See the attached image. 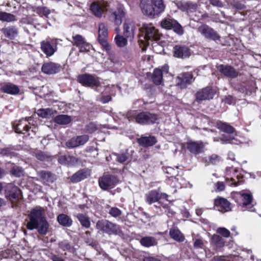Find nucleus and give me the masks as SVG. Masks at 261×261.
I'll return each mask as SVG.
<instances>
[{
    "label": "nucleus",
    "instance_id": "nucleus-18",
    "mask_svg": "<svg viewBox=\"0 0 261 261\" xmlns=\"http://www.w3.org/2000/svg\"><path fill=\"white\" fill-rule=\"evenodd\" d=\"M73 45H76L80 49V52L88 51L90 49V45L86 42L85 39L80 35H76L72 37Z\"/></svg>",
    "mask_w": 261,
    "mask_h": 261
},
{
    "label": "nucleus",
    "instance_id": "nucleus-62",
    "mask_svg": "<svg viewBox=\"0 0 261 261\" xmlns=\"http://www.w3.org/2000/svg\"><path fill=\"white\" fill-rule=\"evenodd\" d=\"M112 99V97L110 95H107V96H103L101 98L100 101L103 103H106L110 101H111Z\"/></svg>",
    "mask_w": 261,
    "mask_h": 261
},
{
    "label": "nucleus",
    "instance_id": "nucleus-39",
    "mask_svg": "<svg viewBox=\"0 0 261 261\" xmlns=\"http://www.w3.org/2000/svg\"><path fill=\"white\" fill-rule=\"evenodd\" d=\"M211 243L216 248H220L224 246L225 242L220 236L214 234L211 238Z\"/></svg>",
    "mask_w": 261,
    "mask_h": 261
},
{
    "label": "nucleus",
    "instance_id": "nucleus-41",
    "mask_svg": "<svg viewBox=\"0 0 261 261\" xmlns=\"http://www.w3.org/2000/svg\"><path fill=\"white\" fill-rule=\"evenodd\" d=\"M76 217L83 227L86 228H89L90 227L91 223L89 218L86 215L79 214Z\"/></svg>",
    "mask_w": 261,
    "mask_h": 261
},
{
    "label": "nucleus",
    "instance_id": "nucleus-25",
    "mask_svg": "<svg viewBox=\"0 0 261 261\" xmlns=\"http://www.w3.org/2000/svg\"><path fill=\"white\" fill-rule=\"evenodd\" d=\"M216 206L221 212H227L230 210V203L223 198H218L215 201Z\"/></svg>",
    "mask_w": 261,
    "mask_h": 261
},
{
    "label": "nucleus",
    "instance_id": "nucleus-46",
    "mask_svg": "<svg viewBox=\"0 0 261 261\" xmlns=\"http://www.w3.org/2000/svg\"><path fill=\"white\" fill-rule=\"evenodd\" d=\"M11 172L12 174L16 177H20L24 174L23 169L21 167L18 166H14L12 168Z\"/></svg>",
    "mask_w": 261,
    "mask_h": 261
},
{
    "label": "nucleus",
    "instance_id": "nucleus-37",
    "mask_svg": "<svg viewBox=\"0 0 261 261\" xmlns=\"http://www.w3.org/2000/svg\"><path fill=\"white\" fill-rule=\"evenodd\" d=\"M0 20L4 22H12L17 20L13 14L6 12L0 11Z\"/></svg>",
    "mask_w": 261,
    "mask_h": 261
},
{
    "label": "nucleus",
    "instance_id": "nucleus-42",
    "mask_svg": "<svg viewBox=\"0 0 261 261\" xmlns=\"http://www.w3.org/2000/svg\"><path fill=\"white\" fill-rule=\"evenodd\" d=\"M86 178V173L83 170H80L74 173L71 177L72 182H78Z\"/></svg>",
    "mask_w": 261,
    "mask_h": 261
},
{
    "label": "nucleus",
    "instance_id": "nucleus-29",
    "mask_svg": "<svg viewBox=\"0 0 261 261\" xmlns=\"http://www.w3.org/2000/svg\"><path fill=\"white\" fill-rule=\"evenodd\" d=\"M138 141L140 145L145 147L152 146L156 142V139L153 136L142 137Z\"/></svg>",
    "mask_w": 261,
    "mask_h": 261
},
{
    "label": "nucleus",
    "instance_id": "nucleus-6",
    "mask_svg": "<svg viewBox=\"0 0 261 261\" xmlns=\"http://www.w3.org/2000/svg\"><path fill=\"white\" fill-rule=\"evenodd\" d=\"M237 196L241 200V202L239 203L238 204L242 211L254 212L255 211L252 203V196L250 194L242 191L237 193Z\"/></svg>",
    "mask_w": 261,
    "mask_h": 261
},
{
    "label": "nucleus",
    "instance_id": "nucleus-22",
    "mask_svg": "<svg viewBox=\"0 0 261 261\" xmlns=\"http://www.w3.org/2000/svg\"><path fill=\"white\" fill-rule=\"evenodd\" d=\"M218 69L221 73L227 77L235 78L238 75L237 70L230 66L221 65Z\"/></svg>",
    "mask_w": 261,
    "mask_h": 261
},
{
    "label": "nucleus",
    "instance_id": "nucleus-28",
    "mask_svg": "<svg viewBox=\"0 0 261 261\" xmlns=\"http://www.w3.org/2000/svg\"><path fill=\"white\" fill-rule=\"evenodd\" d=\"M60 164L67 166H73L77 162L76 158L70 155H61L58 158Z\"/></svg>",
    "mask_w": 261,
    "mask_h": 261
},
{
    "label": "nucleus",
    "instance_id": "nucleus-60",
    "mask_svg": "<svg viewBox=\"0 0 261 261\" xmlns=\"http://www.w3.org/2000/svg\"><path fill=\"white\" fill-rule=\"evenodd\" d=\"M209 1L210 4L215 7L222 8L224 6L222 2L220 0H209Z\"/></svg>",
    "mask_w": 261,
    "mask_h": 261
},
{
    "label": "nucleus",
    "instance_id": "nucleus-4",
    "mask_svg": "<svg viewBox=\"0 0 261 261\" xmlns=\"http://www.w3.org/2000/svg\"><path fill=\"white\" fill-rule=\"evenodd\" d=\"M96 228L109 235L119 234L121 232L118 225L105 219L98 220L96 224Z\"/></svg>",
    "mask_w": 261,
    "mask_h": 261
},
{
    "label": "nucleus",
    "instance_id": "nucleus-17",
    "mask_svg": "<svg viewBox=\"0 0 261 261\" xmlns=\"http://www.w3.org/2000/svg\"><path fill=\"white\" fill-rule=\"evenodd\" d=\"M215 93V91L211 88H203L197 92L196 100L200 102L202 100L212 99Z\"/></svg>",
    "mask_w": 261,
    "mask_h": 261
},
{
    "label": "nucleus",
    "instance_id": "nucleus-9",
    "mask_svg": "<svg viewBox=\"0 0 261 261\" xmlns=\"http://www.w3.org/2000/svg\"><path fill=\"white\" fill-rule=\"evenodd\" d=\"M136 123L142 124H153L158 120V116L148 112H142L138 114L135 117Z\"/></svg>",
    "mask_w": 261,
    "mask_h": 261
},
{
    "label": "nucleus",
    "instance_id": "nucleus-57",
    "mask_svg": "<svg viewBox=\"0 0 261 261\" xmlns=\"http://www.w3.org/2000/svg\"><path fill=\"white\" fill-rule=\"evenodd\" d=\"M97 130V127L94 123H90L86 127V130L88 133H93Z\"/></svg>",
    "mask_w": 261,
    "mask_h": 261
},
{
    "label": "nucleus",
    "instance_id": "nucleus-43",
    "mask_svg": "<svg viewBox=\"0 0 261 261\" xmlns=\"http://www.w3.org/2000/svg\"><path fill=\"white\" fill-rule=\"evenodd\" d=\"M34 11L40 16H45L47 17L50 13V9L47 7L39 6L35 8Z\"/></svg>",
    "mask_w": 261,
    "mask_h": 261
},
{
    "label": "nucleus",
    "instance_id": "nucleus-15",
    "mask_svg": "<svg viewBox=\"0 0 261 261\" xmlns=\"http://www.w3.org/2000/svg\"><path fill=\"white\" fill-rule=\"evenodd\" d=\"M30 122L26 119L20 120L16 124H13V126L15 131L17 133L25 134L28 133V135L30 136V132L34 133L33 128L30 126Z\"/></svg>",
    "mask_w": 261,
    "mask_h": 261
},
{
    "label": "nucleus",
    "instance_id": "nucleus-14",
    "mask_svg": "<svg viewBox=\"0 0 261 261\" xmlns=\"http://www.w3.org/2000/svg\"><path fill=\"white\" fill-rule=\"evenodd\" d=\"M137 27L135 23L130 19H126L123 24V34L128 41H132L134 37Z\"/></svg>",
    "mask_w": 261,
    "mask_h": 261
},
{
    "label": "nucleus",
    "instance_id": "nucleus-52",
    "mask_svg": "<svg viewBox=\"0 0 261 261\" xmlns=\"http://www.w3.org/2000/svg\"><path fill=\"white\" fill-rule=\"evenodd\" d=\"M59 247L63 251L69 250L71 246L69 242L67 241H63L59 243Z\"/></svg>",
    "mask_w": 261,
    "mask_h": 261
},
{
    "label": "nucleus",
    "instance_id": "nucleus-56",
    "mask_svg": "<svg viewBox=\"0 0 261 261\" xmlns=\"http://www.w3.org/2000/svg\"><path fill=\"white\" fill-rule=\"evenodd\" d=\"M204 246V242L200 239H195L194 242V247L196 249H202Z\"/></svg>",
    "mask_w": 261,
    "mask_h": 261
},
{
    "label": "nucleus",
    "instance_id": "nucleus-33",
    "mask_svg": "<svg viewBox=\"0 0 261 261\" xmlns=\"http://www.w3.org/2000/svg\"><path fill=\"white\" fill-rule=\"evenodd\" d=\"M59 224L65 227H70L72 224V219L65 214H60L57 217Z\"/></svg>",
    "mask_w": 261,
    "mask_h": 261
},
{
    "label": "nucleus",
    "instance_id": "nucleus-40",
    "mask_svg": "<svg viewBox=\"0 0 261 261\" xmlns=\"http://www.w3.org/2000/svg\"><path fill=\"white\" fill-rule=\"evenodd\" d=\"M114 40L117 46L124 47L127 45L128 40L124 35L118 34L115 37Z\"/></svg>",
    "mask_w": 261,
    "mask_h": 261
},
{
    "label": "nucleus",
    "instance_id": "nucleus-5",
    "mask_svg": "<svg viewBox=\"0 0 261 261\" xmlns=\"http://www.w3.org/2000/svg\"><path fill=\"white\" fill-rule=\"evenodd\" d=\"M108 32L107 27L105 23L102 22L100 23L98 25V41L105 50L110 54L109 58L110 60L114 62L113 56L111 54V46L108 42Z\"/></svg>",
    "mask_w": 261,
    "mask_h": 261
},
{
    "label": "nucleus",
    "instance_id": "nucleus-27",
    "mask_svg": "<svg viewBox=\"0 0 261 261\" xmlns=\"http://www.w3.org/2000/svg\"><path fill=\"white\" fill-rule=\"evenodd\" d=\"M160 198L161 195L156 190H152L145 195L146 201L149 204L158 201Z\"/></svg>",
    "mask_w": 261,
    "mask_h": 261
},
{
    "label": "nucleus",
    "instance_id": "nucleus-8",
    "mask_svg": "<svg viewBox=\"0 0 261 261\" xmlns=\"http://www.w3.org/2000/svg\"><path fill=\"white\" fill-rule=\"evenodd\" d=\"M161 27L167 30L173 29L179 35H182L184 31L181 25L175 19L171 17H165L161 22Z\"/></svg>",
    "mask_w": 261,
    "mask_h": 261
},
{
    "label": "nucleus",
    "instance_id": "nucleus-54",
    "mask_svg": "<svg viewBox=\"0 0 261 261\" xmlns=\"http://www.w3.org/2000/svg\"><path fill=\"white\" fill-rule=\"evenodd\" d=\"M185 6L188 13L195 12L197 9V5L191 2L186 3Z\"/></svg>",
    "mask_w": 261,
    "mask_h": 261
},
{
    "label": "nucleus",
    "instance_id": "nucleus-19",
    "mask_svg": "<svg viewBox=\"0 0 261 261\" xmlns=\"http://www.w3.org/2000/svg\"><path fill=\"white\" fill-rule=\"evenodd\" d=\"M191 55L190 50L185 45H176L173 48V55L178 58H187Z\"/></svg>",
    "mask_w": 261,
    "mask_h": 261
},
{
    "label": "nucleus",
    "instance_id": "nucleus-1",
    "mask_svg": "<svg viewBox=\"0 0 261 261\" xmlns=\"http://www.w3.org/2000/svg\"><path fill=\"white\" fill-rule=\"evenodd\" d=\"M27 228L29 230L37 229L41 235H45L49 228V224L43 216V210L41 207H36L31 210L29 215Z\"/></svg>",
    "mask_w": 261,
    "mask_h": 261
},
{
    "label": "nucleus",
    "instance_id": "nucleus-12",
    "mask_svg": "<svg viewBox=\"0 0 261 261\" xmlns=\"http://www.w3.org/2000/svg\"><path fill=\"white\" fill-rule=\"evenodd\" d=\"M207 143L201 141L189 140L186 143L187 149L193 154L198 155L204 152V149Z\"/></svg>",
    "mask_w": 261,
    "mask_h": 261
},
{
    "label": "nucleus",
    "instance_id": "nucleus-2",
    "mask_svg": "<svg viewBox=\"0 0 261 261\" xmlns=\"http://www.w3.org/2000/svg\"><path fill=\"white\" fill-rule=\"evenodd\" d=\"M140 7L143 14L150 18L159 16L166 8L163 0H141Z\"/></svg>",
    "mask_w": 261,
    "mask_h": 261
},
{
    "label": "nucleus",
    "instance_id": "nucleus-30",
    "mask_svg": "<svg viewBox=\"0 0 261 261\" xmlns=\"http://www.w3.org/2000/svg\"><path fill=\"white\" fill-rule=\"evenodd\" d=\"M37 174L44 182H53L56 179L55 176L49 171H38Z\"/></svg>",
    "mask_w": 261,
    "mask_h": 261
},
{
    "label": "nucleus",
    "instance_id": "nucleus-63",
    "mask_svg": "<svg viewBox=\"0 0 261 261\" xmlns=\"http://www.w3.org/2000/svg\"><path fill=\"white\" fill-rule=\"evenodd\" d=\"M50 258L52 261H65L61 257L55 254H52L50 256Z\"/></svg>",
    "mask_w": 261,
    "mask_h": 261
},
{
    "label": "nucleus",
    "instance_id": "nucleus-64",
    "mask_svg": "<svg viewBox=\"0 0 261 261\" xmlns=\"http://www.w3.org/2000/svg\"><path fill=\"white\" fill-rule=\"evenodd\" d=\"M212 261H229L226 259L224 256H217L214 257Z\"/></svg>",
    "mask_w": 261,
    "mask_h": 261
},
{
    "label": "nucleus",
    "instance_id": "nucleus-50",
    "mask_svg": "<svg viewBox=\"0 0 261 261\" xmlns=\"http://www.w3.org/2000/svg\"><path fill=\"white\" fill-rule=\"evenodd\" d=\"M35 156L37 159L40 161H46L49 158L47 153L41 151H37L35 153Z\"/></svg>",
    "mask_w": 261,
    "mask_h": 261
},
{
    "label": "nucleus",
    "instance_id": "nucleus-58",
    "mask_svg": "<svg viewBox=\"0 0 261 261\" xmlns=\"http://www.w3.org/2000/svg\"><path fill=\"white\" fill-rule=\"evenodd\" d=\"M12 153V151L11 149L8 148H3L0 149V156H10Z\"/></svg>",
    "mask_w": 261,
    "mask_h": 261
},
{
    "label": "nucleus",
    "instance_id": "nucleus-55",
    "mask_svg": "<svg viewBox=\"0 0 261 261\" xmlns=\"http://www.w3.org/2000/svg\"><path fill=\"white\" fill-rule=\"evenodd\" d=\"M208 160L211 164L215 165L221 161V158L217 154H213L208 158Z\"/></svg>",
    "mask_w": 261,
    "mask_h": 261
},
{
    "label": "nucleus",
    "instance_id": "nucleus-20",
    "mask_svg": "<svg viewBox=\"0 0 261 261\" xmlns=\"http://www.w3.org/2000/svg\"><path fill=\"white\" fill-rule=\"evenodd\" d=\"M41 69L45 74H53L60 71L61 66L55 63L48 62L43 64Z\"/></svg>",
    "mask_w": 261,
    "mask_h": 261
},
{
    "label": "nucleus",
    "instance_id": "nucleus-3",
    "mask_svg": "<svg viewBox=\"0 0 261 261\" xmlns=\"http://www.w3.org/2000/svg\"><path fill=\"white\" fill-rule=\"evenodd\" d=\"M142 36H139V42L144 46L143 47L158 41L160 39L161 34L159 30L152 24H144L142 27Z\"/></svg>",
    "mask_w": 261,
    "mask_h": 261
},
{
    "label": "nucleus",
    "instance_id": "nucleus-61",
    "mask_svg": "<svg viewBox=\"0 0 261 261\" xmlns=\"http://www.w3.org/2000/svg\"><path fill=\"white\" fill-rule=\"evenodd\" d=\"M231 5L234 8L239 10H243L245 8V6L238 1H234Z\"/></svg>",
    "mask_w": 261,
    "mask_h": 261
},
{
    "label": "nucleus",
    "instance_id": "nucleus-23",
    "mask_svg": "<svg viewBox=\"0 0 261 261\" xmlns=\"http://www.w3.org/2000/svg\"><path fill=\"white\" fill-rule=\"evenodd\" d=\"M1 89L3 92L11 95H15L19 92L18 87L11 83L4 84L1 86Z\"/></svg>",
    "mask_w": 261,
    "mask_h": 261
},
{
    "label": "nucleus",
    "instance_id": "nucleus-51",
    "mask_svg": "<svg viewBox=\"0 0 261 261\" xmlns=\"http://www.w3.org/2000/svg\"><path fill=\"white\" fill-rule=\"evenodd\" d=\"M77 142L76 138H72L66 142V145L69 148L76 147L79 146Z\"/></svg>",
    "mask_w": 261,
    "mask_h": 261
},
{
    "label": "nucleus",
    "instance_id": "nucleus-31",
    "mask_svg": "<svg viewBox=\"0 0 261 261\" xmlns=\"http://www.w3.org/2000/svg\"><path fill=\"white\" fill-rule=\"evenodd\" d=\"M217 127L220 130L227 134H233L235 132V129L227 123L222 121H218L216 124Z\"/></svg>",
    "mask_w": 261,
    "mask_h": 261
},
{
    "label": "nucleus",
    "instance_id": "nucleus-38",
    "mask_svg": "<svg viewBox=\"0 0 261 261\" xmlns=\"http://www.w3.org/2000/svg\"><path fill=\"white\" fill-rule=\"evenodd\" d=\"M71 120V117L67 115H59L55 118V122L61 125L69 124Z\"/></svg>",
    "mask_w": 261,
    "mask_h": 261
},
{
    "label": "nucleus",
    "instance_id": "nucleus-7",
    "mask_svg": "<svg viewBox=\"0 0 261 261\" xmlns=\"http://www.w3.org/2000/svg\"><path fill=\"white\" fill-rule=\"evenodd\" d=\"M197 31L204 38L215 41L220 40V36L213 28L207 24H202L197 28Z\"/></svg>",
    "mask_w": 261,
    "mask_h": 261
},
{
    "label": "nucleus",
    "instance_id": "nucleus-21",
    "mask_svg": "<svg viewBox=\"0 0 261 261\" xmlns=\"http://www.w3.org/2000/svg\"><path fill=\"white\" fill-rule=\"evenodd\" d=\"M107 6L101 2H94L90 6L92 13L97 17H100L106 10Z\"/></svg>",
    "mask_w": 261,
    "mask_h": 261
},
{
    "label": "nucleus",
    "instance_id": "nucleus-34",
    "mask_svg": "<svg viewBox=\"0 0 261 261\" xmlns=\"http://www.w3.org/2000/svg\"><path fill=\"white\" fill-rule=\"evenodd\" d=\"M112 15L115 17V23L117 25H120L122 23V19L125 15L123 8L121 6L118 7L117 11L114 12Z\"/></svg>",
    "mask_w": 261,
    "mask_h": 261
},
{
    "label": "nucleus",
    "instance_id": "nucleus-53",
    "mask_svg": "<svg viewBox=\"0 0 261 261\" xmlns=\"http://www.w3.org/2000/svg\"><path fill=\"white\" fill-rule=\"evenodd\" d=\"M217 232L225 238H228L230 236V231L224 227L217 228Z\"/></svg>",
    "mask_w": 261,
    "mask_h": 261
},
{
    "label": "nucleus",
    "instance_id": "nucleus-48",
    "mask_svg": "<svg viewBox=\"0 0 261 261\" xmlns=\"http://www.w3.org/2000/svg\"><path fill=\"white\" fill-rule=\"evenodd\" d=\"M165 172L169 175V178L175 177L178 174L177 169H174L170 167H167L165 169Z\"/></svg>",
    "mask_w": 261,
    "mask_h": 261
},
{
    "label": "nucleus",
    "instance_id": "nucleus-59",
    "mask_svg": "<svg viewBox=\"0 0 261 261\" xmlns=\"http://www.w3.org/2000/svg\"><path fill=\"white\" fill-rule=\"evenodd\" d=\"M128 156L126 154H118L117 157V160L120 163H124L127 161Z\"/></svg>",
    "mask_w": 261,
    "mask_h": 261
},
{
    "label": "nucleus",
    "instance_id": "nucleus-49",
    "mask_svg": "<svg viewBox=\"0 0 261 261\" xmlns=\"http://www.w3.org/2000/svg\"><path fill=\"white\" fill-rule=\"evenodd\" d=\"M75 138L79 146L84 145L89 140V136L86 135L79 136Z\"/></svg>",
    "mask_w": 261,
    "mask_h": 261
},
{
    "label": "nucleus",
    "instance_id": "nucleus-32",
    "mask_svg": "<svg viewBox=\"0 0 261 261\" xmlns=\"http://www.w3.org/2000/svg\"><path fill=\"white\" fill-rule=\"evenodd\" d=\"M140 244L146 247H150L157 245L158 242L155 238L152 237H145L140 240Z\"/></svg>",
    "mask_w": 261,
    "mask_h": 261
},
{
    "label": "nucleus",
    "instance_id": "nucleus-45",
    "mask_svg": "<svg viewBox=\"0 0 261 261\" xmlns=\"http://www.w3.org/2000/svg\"><path fill=\"white\" fill-rule=\"evenodd\" d=\"M220 139L222 141V144L232 143L238 144L239 143V141L234 137H231L226 135H222L220 138Z\"/></svg>",
    "mask_w": 261,
    "mask_h": 261
},
{
    "label": "nucleus",
    "instance_id": "nucleus-36",
    "mask_svg": "<svg viewBox=\"0 0 261 261\" xmlns=\"http://www.w3.org/2000/svg\"><path fill=\"white\" fill-rule=\"evenodd\" d=\"M169 234L174 240L178 242H183L185 240L184 235L177 228H173L170 230Z\"/></svg>",
    "mask_w": 261,
    "mask_h": 261
},
{
    "label": "nucleus",
    "instance_id": "nucleus-26",
    "mask_svg": "<svg viewBox=\"0 0 261 261\" xmlns=\"http://www.w3.org/2000/svg\"><path fill=\"white\" fill-rule=\"evenodd\" d=\"M41 48L47 57L53 56L56 50V48L54 47L50 42L47 40H44L41 42Z\"/></svg>",
    "mask_w": 261,
    "mask_h": 261
},
{
    "label": "nucleus",
    "instance_id": "nucleus-11",
    "mask_svg": "<svg viewBox=\"0 0 261 261\" xmlns=\"http://www.w3.org/2000/svg\"><path fill=\"white\" fill-rule=\"evenodd\" d=\"M117 178L112 175H104L98 180L99 186L103 190L113 189L118 183Z\"/></svg>",
    "mask_w": 261,
    "mask_h": 261
},
{
    "label": "nucleus",
    "instance_id": "nucleus-47",
    "mask_svg": "<svg viewBox=\"0 0 261 261\" xmlns=\"http://www.w3.org/2000/svg\"><path fill=\"white\" fill-rule=\"evenodd\" d=\"M108 213L112 216L115 218H117L119 217L122 212L121 210H120L118 208L116 207H110Z\"/></svg>",
    "mask_w": 261,
    "mask_h": 261
},
{
    "label": "nucleus",
    "instance_id": "nucleus-24",
    "mask_svg": "<svg viewBox=\"0 0 261 261\" xmlns=\"http://www.w3.org/2000/svg\"><path fill=\"white\" fill-rule=\"evenodd\" d=\"M2 32L5 37L11 40L15 39L18 34V29L14 26L4 28L2 29Z\"/></svg>",
    "mask_w": 261,
    "mask_h": 261
},
{
    "label": "nucleus",
    "instance_id": "nucleus-10",
    "mask_svg": "<svg viewBox=\"0 0 261 261\" xmlns=\"http://www.w3.org/2000/svg\"><path fill=\"white\" fill-rule=\"evenodd\" d=\"M21 195L19 188L13 183L6 184L5 185V196L12 203L17 199Z\"/></svg>",
    "mask_w": 261,
    "mask_h": 261
},
{
    "label": "nucleus",
    "instance_id": "nucleus-16",
    "mask_svg": "<svg viewBox=\"0 0 261 261\" xmlns=\"http://www.w3.org/2000/svg\"><path fill=\"white\" fill-rule=\"evenodd\" d=\"M193 82V75L191 73L186 72L180 74L176 77V85L180 88H185Z\"/></svg>",
    "mask_w": 261,
    "mask_h": 261
},
{
    "label": "nucleus",
    "instance_id": "nucleus-13",
    "mask_svg": "<svg viewBox=\"0 0 261 261\" xmlns=\"http://www.w3.org/2000/svg\"><path fill=\"white\" fill-rule=\"evenodd\" d=\"M77 80L83 85L88 87L99 86V79L92 74H83L78 76Z\"/></svg>",
    "mask_w": 261,
    "mask_h": 261
},
{
    "label": "nucleus",
    "instance_id": "nucleus-44",
    "mask_svg": "<svg viewBox=\"0 0 261 261\" xmlns=\"http://www.w3.org/2000/svg\"><path fill=\"white\" fill-rule=\"evenodd\" d=\"M36 113L39 116L45 118H49L53 114V110L49 108L39 109Z\"/></svg>",
    "mask_w": 261,
    "mask_h": 261
},
{
    "label": "nucleus",
    "instance_id": "nucleus-35",
    "mask_svg": "<svg viewBox=\"0 0 261 261\" xmlns=\"http://www.w3.org/2000/svg\"><path fill=\"white\" fill-rule=\"evenodd\" d=\"M152 80L156 85L162 84L163 82V73L159 68H155L152 75Z\"/></svg>",
    "mask_w": 261,
    "mask_h": 261
}]
</instances>
